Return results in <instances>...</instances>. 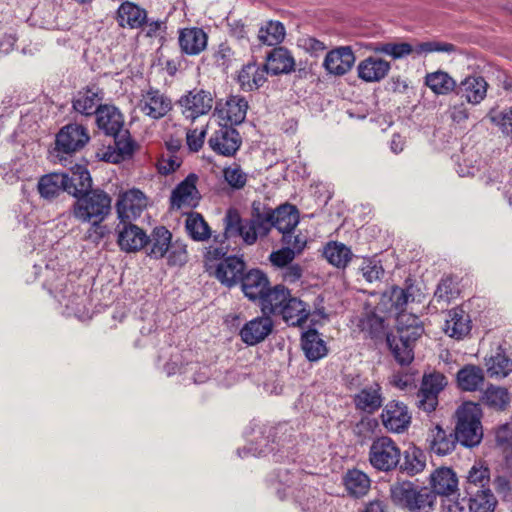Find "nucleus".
<instances>
[{
	"instance_id": "obj_16",
	"label": "nucleus",
	"mask_w": 512,
	"mask_h": 512,
	"mask_svg": "<svg viewBox=\"0 0 512 512\" xmlns=\"http://www.w3.org/2000/svg\"><path fill=\"white\" fill-rule=\"evenodd\" d=\"M383 402L382 387L376 381L365 384V386L353 396L355 408L368 414H373L378 411L382 407Z\"/></svg>"
},
{
	"instance_id": "obj_8",
	"label": "nucleus",
	"mask_w": 512,
	"mask_h": 512,
	"mask_svg": "<svg viewBox=\"0 0 512 512\" xmlns=\"http://www.w3.org/2000/svg\"><path fill=\"white\" fill-rule=\"evenodd\" d=\"M380 419L383 427L394 434L405 433L412 423V415L408 406L397 400L389 401L384 406Z\"/></svg>"
},
{
	"instance_id": "obj_60",
	"label": "nucleus",
	"mask_w": 512,
	"mask_h": 512,
	"mask_svg": "<svg viewBox=\"0 0 512 512\" xmlns=\"http://www.w3.org/2000/svg\"><path fill=\"white\" fill-rule=\"evenodd\" d=\"M294 258L295 253L293 249L289 247H284L278 251H274L269 256L271 263L282 269L291 264Z\"/></svg>"
},
{
	"instance_id": "obj_52",
	"label": "nucleus",
	"mask_w": 512,
	"mask_h": 512,
	"mask_svg": "<svg viewBox=\"0 0 512 512\" xmlns=\"http://www.w3.org/2000/svg\"><path fill=\"white\" fill-rule=\"evenodd\" d=\"M487 118L493 125L498 127L504 138L512 142V108L504 109L503 111L491 109L487 114Z\"/></svg>"
},
{
	"instance_id": "obj_59",
	"label": "nucleus",
	"mask_w": 512,
	"mask_h": 512,
	"mask_svg": "<svg viewBox=\"0 0 512 512\" xmlns=\"http://www.w3.org/2000/svg\"><path fill=\"white\" fill-rule=\"evenodd\" d=\"M438 402L439 401L437 395L420 387L416 398V406L418 409L424 411L427 414H430L436 410Z\"/></svg>"
},
{
	"instance_id": "obj_24",
	"label": "nucleus",
	"mask_w": 512,
	"mask_h": 512,
	"mask_svg": "<svg viewBox=\"0 0 512 512\" xmlns=\"http://www.w3.org/2000/svg\"><path fill=\"white\" fill-rule=\"evenodd\" d=\"M239 282H241L244 295L252 301H261L269 288V280L266 274L259 269L248 271Z\"/></svg>"
},
{
	"instance_id": "obj_22",
	"label": "nucleus",
	"mask_w": 512,
	"mask_h": 512,
	"mask_svg": "<svg viewBox=\"0 0 512 512\" xmlns=\"http://www.w3.org/2000/svg\"><path fill=\"white\" fill-rule=\"evenodd\" d=\"M273 321L268 316L257 317L247 322L240 330V336L247 345H256L272 332Z\"/></svg>"
},
{
	"instance_id": "obj_20",
	"label": "nucleus",
	"mask_w": 512,
	"mask_h": 512,
	"mask_svg": "<svg viewBox=\"0 0 512 512\" xmlns=\"http://www.w3.org/2000/svg\"><path fill=\"white\" fill-rule=\"evenodd\" d=\"M116 20L122 28L139 29L147 22V11L131 1H124L117 9Z\"/></svg>"
},
{
	"instance_id": "obj_30",
	"label": "nucleus",
	"mask_w": 512,
	"mask_h": 512,
	"mask_svg": "<svg viewBox=\"0 0 512 512\" xmlns=\"http://www.w3.org/2000/svg\"><path fill=\"white\" fill-rule=\"evenodd\" d=\"M91 190L92 178L88 169L83 165H75L71 169V174H67L65 192L77 199Z\"/></svg>"
},
{
	"instance_id": "obj_64",
	"label": "nucleus",
	"mask_w": 512,
	"mask_h": 512,
	"mask_svg": "<svg viewBox=\"0 0 512 512\" xmlns=\"http://www.w3.org/2000/svg\"><path fill=\"white\" fill-rule=\"evenodd\" d=\"M234 52L227 43H221L214 53V60L218 66L228 67L232 61Z\"/></svg>"
},
{
	"instance_id": "obj_13",
	"label": "nucleus",
	"mask_w": 512,
	"mask_h": 512,
	"mask_svg": "<svg viewBox=\"0 0 512 512\" xmlns=\"http://www.w3.org/2000/svg\"><path fill=\"white\" fill-rule=\"evenodd\" d=\"M146 207L147 197L136 188L120 193L116 202V211L121 222L136 219Z\"/></svg>"
},
{
	"instance_id": "obj_18",
	"label": "nucleus",
	"mask_w": 512,
	"mask_h": 512,
	"mask_svg": "<svg viewBox=\"0 0 512 512\" xmlns=\"http://www.w3.org/2000/svg\"><path fill=\"white\" fill-rule=\"evenodd\" d=\"M355 63V55L349 46H341L329 51L323 66L329 74L342 76L349 72Z\"/></svg>"
},
{
	"instance_id": "obj_7",
	"label": "nucleus",
	"mask_w": 512,
	"mask_h": 512,
	"mask_svg": "<svg viewBox=\"0 0 512 512\" xmlns=\"http://www.w3.org/2000/svg\"><path fill=\"white\" fill-rule=\"evenodd\" d=\"M214 104L213 94L204 89L194 88L181 96L178 105L186 119L194 121L210 112Z\"/></svg>"
},
{
	"instance_id": "obj_5",
	"label": "nucleus",
	"mask_w": 512,
	"mask_h": 512,
	"mask_svg": "<svg viewBox=\"0 0 512 512\" xmlns=\"http://www.w3.org/2000/svg\"><path fill=\"white\" fill-rule=\"evenodd\" d=\"M370 465L379 472H391L397 468L401 460V449L391 437H376L368 452Z\"/></svg>"
},
{
	"instance_id": "obj_19",
	"label": "nucleus",
	"mask_w": 512,
	"mask_h": 512,
	"mask_svg": "<svg viewBox=\"0 0 512 512\" xmlns=\"http://www.w3.org/2000/svg\"><path fill=\"white\" fill-rule=\"evenodd\" d=\"M207 43L208 35L202 28H183L178 32V44L181 52L185 55H199L206 49Z\"/></svg>"
},
{
	"instance_id": "obj_6",
	"label": "nucleus",
	"mask_w": 512,
	"mask_h": 512,
	"mask_svg": "<svg viewBox=\"0 0 512 512\" xmlns=\"http://www.w3.org/2000/svg\"><path fill=\"white\" fill-rule=\"evenodd\" d=\"M87 129L79 124H68L60 129L55 139V153L60 161L66 159L64 155H72L89 142Z\"/></svg>"
},
{
	"instance_id": "obj_46",
	"label": "nucleus",
	"mask_w": 512,
	"mask_h": 512,
	"mask_svg": "<svg viewBox=\"0 0 512 512\" xmlns=\"http://www.w3.org/2000/svg\"><path fill=\"white\" fill-rule=\"evenodd\" d=\"M185 228L188 235L195 241L203 242L211 237L210 227L199 213L192 212L188 214Z\"/></svg>"
},
{
	"instance_id": "obj_51",
	"label": "nucleus",
	"mask_w": 512,
	"mask_h": 512,
	"mask_svg": "<svg viewBox=\"0 0 512 512\" xmlns=\"http://www.w3.org/2000/svg\"><path fill=\"white\" fill-rule=\"evenodd\" d=\"M490 470L487 466L477 463L474 464L468 472L465 492L472 490L489 488Z\"/></svg>"
},
{
	"instance_id": "obj_3",
	"label": "nucleus",
	"mask_w": 512,
	"mask_h": 512,
	"mask_svg": "<svg viewBox=\"0 0 512 512\" xmlns=\"http://www.w3.org/2000/svg\"><path fill=\"white\" fill-rule=\"evenodd\" d=\"M454 433L458 443L467 448L478 446L483 438L482 409L479 403L464 402L455 412Z\"/></svg>"
},
{
	"instance_id": "obj_29",
	"label": "nucleus",
	"mask_w": 512,
	"mask_h": 512,
	"mask_svg": "<svg viewBox=\"0 0 512 512\" xmlns=\"http://www.w3.org/2000/svg\"><path fill=\"white\" fill-rule=\"evenodd\" d=\"M95 116L98 128L106 135L111 136L124 129V116L113 105L104 104Z\"/></svg>"
},
{
	"instance_id": "obj_38",
	"label": "nucleus",
	"mask_w": 512,
	"mask_h": 512,
	"mask_svg": "<svg viewBox=\"0 0 512 512\" xmlns=\"http://www.w3.org/2000/svg\"><path fill=\"white\" fill-rule=\"evenodd\" d=\"M66 181V173H49L39 179L37 189L42 198L52 200L65 191Z\"/></svg>"
},
{
	"instance_id": "obj_50",
	"label": "nucleus",
	"mask_w": 512,
	"mask_h": 512,
	"mask_svg": "<svg viewBox=\"0 0 512 512\" xmlns=\"http://www.w3.org/2000/svg\"><path fill=\"white\" fill-rule=\"evenodd\" d=\"M285 38V27L279 21H269L258 32L260 43L274 46L280 44Z\"/></svg>"
},
{
	"instance_id": "obj_49",
	"label": "nucleus",
	"mask_w": 512,
	"mask_h": 512,
	"mask_svg": "<svg viewBox=\"0 0 512 512\" xmlns=\"http://www.w3.org/2000/svg\"><path fill=\"white\" fill-rule=\"evenodd\" d=\"M425 85L435 94L446 95L454 90L456 82L448 73L439 70L426 75Z\"/></svg>"
},
{
	"instance_id": "obj_2",
	"label": "nucleus",
	"mask_w": 512,
	"mask_h": 512,
	"mask_svg": "<svg viewBox=\"0 0 512 512\" xmlns=\"http://www.w3.org/2000/svg\"><path fill=\"white\" fill-rule=\"evenodd\" d=\"M397 333L387 336V344L400 365H409L414 359V343L424 333V327L415 315L401 313L397 317Z\"/></svg>"
},
{
	"instance_id": "obj_62",
	"label": "nucleus",
	"mask_w": 512,
	"mask_h": 512,
	"mask_svg": "<svg viewBox=\"0 0 512 512\" xmlns=\"http://www.w3.org/2000/svg\"><path fill=\"white\" fill-rule=\"evenodd\" d=\"M361 272L363 277L371 283L381 278V276L384 274V269L379 263L369 260L364 263L361 268Z\"/></svg>"
},
{
	"instance_id": "obj_26",
	"label": "nucleus",
	"mask_w": 512,
	"mask_h": 512,
	"mask_svg": "<svg viewBox=\"0 0 512 512\" xmlns=\"http://www.w3.org/2000/svg\"><path fill=\"white\" fill-rule=\"evenodd\" d=\"M264 67L272 75L289 74L295 70V60L287 48L280 46L267 54Z\"/></svg>"
},
{
	"instance_id": "obj_54",
	"label": "nucleus",
	"mask_w": 512,
	"mask_h": 512,
	"mask_svg": "<svg viewBox=\"0 0 512 512\" xmlns=\"http://www.w3.org/2000/svg\"><path fill=\"white\" fill-rule=\"evenodd\" d=\"M375 53L389 55L394 59H400L414 52L413 46L409 43H375L371 47Z\"/></svg>"
},
{
	"instance_id": "obj_43",
	"label": "nucleus",
	"mask_w": 512,
	"mask_h": 512,
	"mask_svg": "<svg viewBox=\"0 0 512 512\" xmlns=\"http://www.w3.org/2000/svg\"><path fill=\"white\" fill-rule=\"evenodd\" d=\"M417 486L409 481H396L390 486V499L395 506L408 509Z\"/></svg>"
},
{
	"instance_id": "obj_32",
	"label": "nucleus",
	"mask_w": 512,
	"mask_h": 512,
	"mask_svg": "<svg viewBox=\"0 0 512 512\" xmlns=\"http://www.w3.org/2000/svg\"><path fill=\"white\" fill-rule=\"evenodd\" d=\"M457 386L465 392L478 391L484 384V370L476 365L467 364L456 374Z\"/></svg>"
},
{
	"instance_id": "obj_17",
	"label": "nucleus",
	"mask_w": 512,
	"mask_h": 512,
	"mask_svg": "<svg viewBox=\"0 0 512 512\" xmlns=\"http://www.w3.org/2000/svg\"><path fill=\"white\" fill-rule=\"evenodd\" d=\"M114 146H109L103 153L101 159L117 164L132 157L135 150V142L131 139L130 133L127 129H123L113 135Z\"/></svg>"
},
{
	"instance_id": "obj_33",
	"label": "nucleus",
	"mask_w": 512,
	"mask_h": 512,
	"mask_svg": "<svg viewBox=\"0 0 512 512\" xmlns=\"http://www.w3.org/2000/svg\"><path fill=\"white\" fill-rule=\"evenodd\" d=\"M171 242L172 234L166 227H155L145 244L148 256L154 259L163 258L167 254Z\"/></svg>"
},
{
	"instance_id": "obj_37",
	"label": "nucleus",
	"mask_w": 512,
	"mask_h": 512,
	"mask_svg": "<svg viewBox=\"0 0 512 512\" xmlns=\"http://www.w3.org/2000/svg\"><path fill=\"white\" fill-rule=\"evenodd\" d=\"M290 296V290L283 285H276L272 289L268 288L260 301L262 312L266 315H278Z\"/></svg>"
},
{
	"instance_id": "obj_47",
	"label": "nucleus",
	"mask_w": 512,
	"mask_h": 512,
	"mask_svg": "<svg viewBox=\"0 0 512 512\" xmlns=\"http://www.w3.org/2000/svg\"><path fill=\"white\" fill-rule=\"evenodd\" d=\"M404 461L400 470L409 476H415L422 472L426 466V456L423 451L415 446L404 451Z\"/></svg>"
},
{
	"instance_id": "obj_10",
	"label": "nucleus",
	"mask_w": 512,
	"mask_h": 512,
	"mask_svg": "<svg viewBox=\"0 0 512 512\" xmlns=\"http://www.w3.org/2000/svg\"><path fill=\"white\" fill-rule=\"evenodd\" d=\"M242 138L231 125L220 124L219 128L208 139V146L218 155L234 156L240 149Z\"/></svg>"
},
{
	"instance_id": "obj_31",
	"label": "nucleus",
	"mask_w": 512,
	"mask_h": 512,
	"mask_svg": "<svg viewBox=\"0 0 512 512\" xmlns=\"http://www.w3.org/2000/svg\"><path fill=\"white\" fill-rule=\"evenodd\" d=\"M285 303L278 315H281L288 325L301 326L307 321L311 313L309 305L292 295Z\"/></svg>"
},
{
	"instance_id": "obj_21",
	"label": "nucleus",
	"mask_w": 512,
	"mask_h": 512,
	"mask_svg": "<svg viewBox=\"0 0 512 512\" xmlns=\"http://www.w3.org/2000/svg\"><path fill=\"white\" fill-rule=\"evenodd\" d=\"M443 330L451 338L456 340L463 339L471 331L469 314L460 307L449 310Z\"/></svg>"
},
{
	"instance_id": "obj_57",
	"label": "nucleus",
	"mask_w": 512,
	"mask_h": 512,
	"mask_svg": "<svg viewBox=\"0 0 512 512\" xmlns=\"http://www.w3.org/2000/svg\"><path fill=\"white\" fill-rule=\"evenodd\" d=\"M446 385V376L443 373L434 372L423 376L421 388L438 396Z\"/></svg>"
},
{
	"instance_id": "obj_41",
	"label": "nucleus",
	"mask_w": 512,
	"mask_h": 512,
	"mask_svg": "<svg viewBox=\"0 0 512 512\" xmlns=\"http://www.w3.org/2000/svg\"><path fill=\"white\" fill-rule=\"evenodd\" d=\"M467 491L470 512H493L497 500L490 488Z\"/></svg>"
},
{
	"instance_id": "obj_11",
	"label": "nucleus",
	"mask_w": 512,
	"mask_h": 512,
	"mask_svg": "<svg viewBox=\"0 0 512 512\" xmlns=\"http://www.w3.org/2000/svg\"><path fill=\"white\" fill-rule=\"evenodd\" d=\"M138 108L145 116L158 120L171 111L172 101L159 89L149 87V89L142 92Z\"/></svg>"
},
{
	"instance_id": "obj_15",
	"label": "nucleus",
	"mask_w": 512,
	"mask_h": 512,
	"mask_svg": "<svg viewBox=\"0 0 512 512\" xmlns=\"http://www.w3.org/2000/svg\"><path fill=\"white\" fill-rule=\"evenodd\" d=\"M426 443L431 453L446 456L456 449L458 441L454 431H447L440 424H435L428 429Z\"/></svg>"
},
{
	"instance_id": "obj_1",
	"label": "nucleus",
	"mask_w": 512,
	"mask_h": 512,
	"mask_svg": "<svg viewBox=\"0 0 512 512\" xmlns=\"http://www.w3.org/2000/svg\"><path fill=\"white\" fill-rule=\"evenodd\" d=\"M223 222L224 233L215 236V242L222 244L229 237L239 236L246 245H253L259 238L266 237L272 230V207L261 201H253L251 216L247 220H243L236 209L230 208L227 210Z\"/></svg>"
},
{
	"instance_id": "obj_28",
	"label": "nucleus",
	"mask_w": 512,
	"mask_h": 512,
	"mask_svg": "<svg viewBox=\"0 0 512 512\" xmlns=\"http://www.w3.org/2000/svg\"><path fill=\"white\" fill-rule=\"evenodd\" d=\"M123 228L118 232L117 243L125 252H135L145 247L148 241L146 233L134 224L123 222Z\"/></svg>"
},
{
	"instance_id": "obj_9",
	"label": "nucleus",
	"mask_w": 512,
	"mask_h": 512,
	"mask_svg": "<svg viewBox=\"0 0 512 512\" xmlns=\"http://www.w3.org/2000/svg\"><path fill=\"white\" fill-rule=\"evenodd\" d=\"M104 90L95 83L80 88L72 98L73 110L85 117L96 115L104 104Z\"/></svg>"
},
{
	"instance_id": "obj_23",
	"label": "nucleus",
	"mask_w": 512,
	"mask_h": 512,
	"mask_svg": "<svg viewBox=\"0 0 512 512\" xmlns=\"http://www.w3.org/2000/svg\"><path fill=\"white\" fill-rule=\"evenodd\" d=\"M245 266L241 258L229 256L217 265L215 276L222 284L231 287L239 283L244 275Z\"/></svg>"
},
{
	"instance_id": "obj_55",
	"label": "nucleus",
	"mask_w": 512,
	"mask_h": 512,
	"mask_svg": "<svg viewBox=\"0 0 512 512\" xmlns=\"http://www.w3.org/2000/svg\"><path fill=\"white\" fill-rule=\"evenodd\" d=\"M413 285L406 287L393 286L389 291V300L397 311H403L410 300H413Z\"/></svg>"
},
{
	"instance_id": "obj_27",
	"label": "nucleus",
	"mask_w": 512,
	"mask_h": 512,
	"mask_svg": "<svg viewBox=\"0 0 512 512\" xmlns=\"http://www.w3.org/2000/svg\"><path fill=\"white\" fill-rule=\"evenodd\" d=\"M430 485L436 496H451L458 490V479L451 468L441 467L431 474Z\"/></svg>"
},
{
	"instance_id": "obj_63",
	"label": "nucleus",
	"mask_w": 512,
	"mask_h": 512,
	"mask_svg": "<svg viewBox=\"0 0 512 512\" xmlns=\"http://www.w3.org/2000/svg\"><path fill=\"white\" fill-rule=\"evenodd\" d=\"M181 165L180 159L175 155H169L167 158L162 157L157 163V170L161 175H168Z\"/></svg>"
},
{
	"instance_id": "obj_56",
	"label": "nucleus",
	"mask_w": 512,
	"mask_h": 512,
	"mask_svg": "<svg viewBox=\"0 0 512 512\" xmlns=\"http://www.w3.org/2000/svg\"><path fill=\"white\" fill-rule=\"evenodd\" d=\"M168 265L183 266L188 261L187 246L180 240L171 242L168 250Z\"/></svg>"
},
{
	"instance_id": "obj_25",
	"label": "nucleus",
	"mask_w": 512,
	"mask_h": 512,
	"mask_svg": "<svg viewBox=\"0 0 512 512\" xmlns=\"http://www.w3.org/2000/svg\"><path fill=\"white\" fill-rule=\"evenodd\" d=\"M390 69V62L378 57L369 56L359 62L357 74L365 82H379L388 75Z\"/></svg>"
},
{
	"instance_id": "obj_44",
	"label": "nucleus",
	"mask_w": 512,
	"mask_h": 512,
	"mask_svg": "<svg viewBox=\"0 0 512 512\" xmlns=\"http://www.w3.org/2000/svg\"><path fill=\"white\" fill-rule=\"evenodd\" d=\"M436 500L437 496L435 495V491L425 486H417L407 510L409 512H433Z\"/></svg>"
},
{
	"instance_id": "obj_4",
	"label": "nucleus",
	"mask_w": 512,
	"mask_h": 512,
	"mask_svg": "<svg viewBox=\"0 0 512 512\" xmlns=\"http://www.w3.org/2000/svg\"><path fill=\"white\" fill-rule=\"evenodd\" d=\"M111 196L102 189H92L78 197L72 214L78 221H105L111 213Z\"/></svg>"
},
{
	"instance_id": "obj_61",
	"label": "nucleus",
	"mask_w": 512,
	"mask_h": 512,
	"mask_svg": "<svg viewBox=\"0 0 512 512\" xmlns=\"http://www.w3.org/2000/svg\"><path fill=\"white\" fill-rule=\"evenodd\" d=\"M206 137V128L201 130L192 129L188 130L186 134V142L189 149L193 152H198L203 144Z\"/></svg>"
},
{
	"instance_id": "obj_53",
	"label": "nucleus",
	"mask_w": 512,
	"mask_h": 512,
	"mask_svg": "<svg viewBox=\"0 0 512 512\" xmlns=\"http://www.w3.org/2000/svg\"><path fill=\"white\" fill-rule=\"evenodd\" d=\"M486 366L491 377L504 378L512 372V360L502 353H497L487 359Z\"/></svg>"
},
{
	"instance_id": "obj_36",
	"label": "nucleus",
	"mask_w": 512,
	"mask_h": 512,
	"mask_svg": "<svg viewBox=\"0 0 512 512\" xmlns=\"http://www.w3.org/2000/svg\"><path fill=\"white\" fill-rule=\"evenodd\" d=\"M301 347L309 361H318L328 353L326 343L316 329H309L302 334Z\"/></svg>"
},
{
	"instance_id": "obj_39",
	"label": "nucleus",
	"mask_w": 512,
	"mask_h": 512,
	"mask_svg": "<svg viewBox=\"0 0 512 512\" xmlns=\"http://www.w3.org/2000/svg\"><path fill=\"white\" fill-rule=\"evenodd\" d=\"M273 227H275L282 235L293 232L299 223V213L295 206L284 204L276 209L272 208Z\"/></svg>"
},
{
	"instance_id": "obj_34",
	"label": "nucleus",
	"mask_w": 512,
	"mask_h": 512,
	"mask_svg": "<svg viewBox=\"0 0 512 512\" xmlns=\"http://www.w3.org/2000/svg\"><path fill=\"white\" fill-rule=\"evenodd\" d=\"M488 84L482 76H469L461 81L458 94L471 104H479L486 97Z\"/></svg>"
},
{
	"instance_id": "obj_48",
	"label": "nucleus",
	"mask_w": 512,
	"mask_h": 512,
	"mask_svg": "<svg viewBox=\"0 0 512 512\" xmlns=\"http://www.w3.org/2000/svg\"><path fill=\"white\" fill-rule=\"evenodd\" d=\"M458 283L451 276L443 277L437 285L433 300L441 305L447 306L459 296Z\"/></svg>"
},
{
	"instance_id": "obj_58",
	"label": "nucleus",
	"mask_w": 512,
	"mask_h": 512,
	"mask_svg": "<svg viewBox=\"0 0 512 512\" xmlns=\"http://www.w3.org/2000/svg\"><path fill=\"white\" fill-rule=\"evenodd\" d=\"M223 174L226 182L234 189L239 190L246 185L247 175L238 165L225 168Z\"/></svg>"
},
{
	"instance_id": "obj_45",
	"label": "nucleus",
	"mask_w": 512,
	"mask_h": 512,
	"mask_svg": "<svg viewBox=\"0 0 512 512\" xmlns=\"http://www.w3.org/2000/svg\"><path fill=\"white\" fill-rule=\"evenodd\" d=\"M324 257L337 268H345L352 259V252L345 244L332 241L324 248Z\"/></svg>"
},
{
	"instance_id": "obj_40",
	"label": "nucleus",
	"mask_w": 512,
	"mask_h": 512,
	"mask_svg": "<svg viewBox=\"0 0 512 512\" xmlns=\"http://www.w3.org/2000/svg\"><path fill=\"white\" fill-rule=\"evenodd\" d=\"M480 403L494 411H504L510 404V395L505 387L489 385L481 393Z\"/></svg>"
},
{
	"instance_id": "obj_12",
	"label": "nucleus",
	"mask_w": 512,
	"mask_h": 512,
	"mask_svg": "<svg viewBox=\"0 0 512 512\" xmlns=\"http://www.w3.org/2000/svg\"><path fill=\"white\" fill-rule=\"evenodd\" d=\"M248 102L239 95H231L226 100H219L215 105V115L223 122V125L241 124L247 114Z\"/></svg>"
},
{
	"instance_id": "obj_35",
	"label": "nucleus",
	"mask_w": 512,
	"mask_h": 512,
	"mask_svg": "<svg viewBox=\"0 0 512 512\" xmlns=\"http://www.w3.org/2000/svg\"><path fill=\"white\" fill-rule=\"evenodd\" d=\"M264 66H259L256 63H248L242 67L238 74V82L242 90L254 91L262 87L267 78Z\"/></svg>"
},
{
	"instance_id": "obj_14",
	"label": "nucleus",
	"mask_w": 512,
	"mask_h": 512,
	"mask_svg": "<svg viewBox=\"0 0 512 512\" xmlns=\"http://www.w3.org/2000/svg\"><path fill=\"white\" fill-rule=\"evenodd\" d=\"M197 181L198 176L191 173L172 190L170 196L171 208H194L198 205L201 196L196 187Z\"/></svg>"
},
{
	"instance_id": "obj_42",
	"label": "nucleus",
	"mask_w": 512,
	"mask_h": 512,
	"mask_svg": "<svg viewBox=\"0 0 512 512\" xmlns=\"http://www.w3.org/2000/svg\"><path fill=\"white\" fill-rule=\"evenodd\" d=\"M343 480L348 493L354 497L363 496L370 489L371 480L368 475L361 470H348Z\"/></svg>"
}]
</instances>
